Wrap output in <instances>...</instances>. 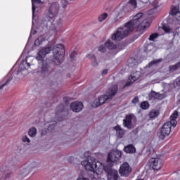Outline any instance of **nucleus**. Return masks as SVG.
<instances>
[{
	"label": "nucleus",
	"mask_w": 180,
	"mask_h": 180,
	"mask_svg": "<svg viewBox=\"0 0 180 180\" xmlns=\"http://www.w3.org/2000/svg\"><path fill=\"white\" fill-rule=\"evenodd\" d=\"M139 25H141V27L143 29H146V27L150 26L148 20H144L143 13H139L133 17L131 21L126 23L123 28H119L117 32L112 34V40L115 41L123 40L130 32H132L133 30Z\"/></svg>",
	"instance_id": "1"
},
{
	"label": "nucleus",
	"mask_w": 180,
	"mask_h": 180,
	"mask_svg": "<svg viewBox=\"0 0 180 180\" xmlns=\"http://www.w3.org/2000/svg\"><path fill=\"white\" fill-rule=\"evenodd\" d=\"M32 60V57H27L25 60H22L20 63L17 72L13 73L12 72H9L8 73V75L0 82V95L2 94L4 88H5V86H8V85L11 84V81H13V82H18V81H22V79L25 78V76L29 74V71L27 70L30 68Z\"/></svg>",
	"instance_id": "2"
},
{
	"label": "nucleus",
	"mask_w": 180,
	"mask_h": 180,
	"mask_svg": "<svg viewBox=\"0 0 180 180\" xmlns=\"http://www.w3.org/2000/svg\"><path fill=\"white\" fill-rule=\"evenodd\" d=\"M82 165L89 172H95L96 171L97 175H101L103 172V165L94 157L88 156L82 162Z\"/></svg>",
	"instance_id": "3"
},
{
	"label": "nucleus",
	"mask_w": 180,
	"mask_h": 180,
	"mask_svg": "<svg viewBox=\"0 0 180 180\" xmlns=\"http://www.w3.org/2000/svg\"><path fill=\"white\" fill-rule=\"evenodd\" d=\"M178 111H174V112L170 116V122H165L162 125L159 132L160 139L164 140L167 136H169L171 134L172 126H173V127H176V119H178Z\"/></svg>",
	"instance_id": "4"
},
{
	"label": "nucleus",
	"mask_w": 180,
	"mask_h": 180,
	"mask_svg": "<svg viewBox=\"0 0 180 180\" xmlns=\"http://www.w3.org/2000/svg\"><path fill=\"white\" fill-rule=\"evenodd\" d=\"M51 51V47L50 46L43 48L38 52L36 57L37 60L42 63L41 66L39 68V71L42 75H46V74L49 73V70L50 69V67L49 66V64H47V62L44 60L46 56H47V54H49V53H50Z\"/></svg>",
	"instance_id": "5"
},
{
	"label": "nucleus",
	"mask_w": 180,
	"mask_h": 180,
	"mask_svg": "<svg viewBox=\"0 0 180 180\" xmlns=\"http://www.w3.org/2000/svg\"><path fill=\"white\" fill-rule=\"evenodd\" d=\"M64 60V46L58 44L53 47L52 63L54 65H60Z\"/></svg>",
	"instance_id": "6"
},
{
	"label": "nucleus",
	"mask_w": 180,
	"mask_h": 180,
	"mask_svg": "<svg viewBox=\"0 0 180 180\" xmlns=\"http://www.w3.org/2000/svg\"><path fill=\"white\" fill-rule=\"evenodd\" d=\"M117 92V85H114L112 89H109L105 94L100 96L98 97V99H100V102L101 105H103L104 103H106L112 99H113V96L116 95V93Z\"/></svg>",
	"instance_id": "7"
},
{
	"label": "nucleus",
	"mask_w": 180,
	"mask_h": 180,
	"mask_svg": "<svg viewBox=\"0 0 180 180\" xmlns=\"http://www.w3.org/2000/svg\"><path fill=\"white\" fill-rule=\"evenodd\" d=\"M41 26V27H46L53 32H56L57 29H60L63 26V20L58 19L53 25L52 21H44Z\"/></svg>",
	"instance_id": "8"
},
{
	"label": "nucleus",
	"mask_w": 180,
	"mask_h": 180,
	"mask_svg": "<svg viewBox=\"0 0 180 180\" xmlns=\"http://www.w3.org/2000/svg\"><path fill=\"white\" fill-rule=\"evenodd\" d=\"M60 11V4L58 2H53L49 4V7L48 8V13L49 18L51 19H54L56 16L58 14V12Z\"/></svg>",
	"instance_id": "9"
},
{
	"label": "nucleus",
	"mask_w": 180,
	"mask_h": 180,
	"mask_svg": "<svg viewBox=\"0 0 180 180\" xmlns=\"http://www.w3.org/2000/svg\"><path fill=\"white\" fill-rule=\"evenodd\" d=\"M96 176L98 174L95 175V172H81L76 180H99Z\"/></svg>",
	"instance_id": "10"
},
{
	"label": "nucleus",
	"mask_w": 180,
	"mask_h": 180,
	"mask_svg": "<svg viewBox=\"0 0 180 180\" xmlns=\"http://www.w3.org/2000/svg\"><path fill=\"white\" fill-rule=\"evenodd\" d=\"M149 164L153 169L158 171L162 167V160L159 158H152L149 160Z\"/></svg>",
	"instance_id": "11"
},
{
	"label": "nucleus",
	"mask_w": 180,
	"mask_h": 180,
	"mask_svg": "<svg viewBox=\"0 0 180 180\" xmlns=\"http://www.w3.org/2000/svg\"><path fill=\"white\" fill-rule=\"evenodd\" d=\"M122 152L120 150H112L108 155V162H116L120 160Z\"/></svg>",
	"instance_id": "12"
},
{
	"label": "nucleus",
	"mask_w": 180,
	"mask_h": 180,
	"mask_svg": "<svg viewBox=\"0 0 180 180\" xmlns=\"http://www.w3.org/2000/svg\"><path fill=\"white\" fill-rule=\"evenodd\" d=\"M131 172V167L127 162H124L120 168V174L121 176H129Z\"/></svg>",
	"instance_id": "13"
},
{
	"label": "nucleus",
	"mask_w": 180,
	"mask_h": 180,
	"mask_svg": "<svg viewBox=\"0 0 180 180\" xmlns=\"http://www.w3.org/2000/svg\"><path fill=\"white\" fill-rule=\"evenodd\" d=\"M103 171L108 174V180H117L119 178V174L116 170H112L111 168L106 169V167L104 166Z\"/></svg>",
	"instance_id": "14"
},
{
	"label": "nucleus",
	"mask_w": 180,
	"mask_h": 180,
	"mask_svg": "<svg viewBox=\"0 0 180 180\" xmlns=\"http://www.w3.org/2000/svg\"><path fill=\"white\" fill-rule=\"evenodd\" d=\"M70 108L73 112H81L84 108V104L82 102H74L71 103Z\"/></svg>",
	"instance_id": "15"
},
{
	"label": "nucleus",
	"mask_w": 180,
	"mask_h": 180,
	"mask_svg": "<svg viewBox=\"0 0 180 180\" xmlns=\"http://www.w3.org/2000/svg\"><path fill=\"white\" fill-rule=\"evenodd\" d=\"M140 78V72H136V73H134L131 75V76L129 77V82L124 85V86H130L133 84V82L137 81Z\"/></svg>",
	"instance_id": "16"
},
{
	"label": "nucleus",
	"mask_w": 180,
	"mask_h": 180,
	"mask_svg": "<svg viewBox=\"0 0 180 180\" xmlns=\"http://www.w3.org/2000/svg\"><path fill=\"white\" fill-rule=\"evenodd\" d=\"M131 120H133V115H127L125 120H124V127H127V129H133L134 126L131 124Z\"/></svg>",
	"instance_id": "17"
},
{
	"label": "nucleus",
	"mask_w": 180,
	"mask_h": 180,
	"mask_svg": "<svg viewBox=\"0 0 180 180\" xmlns=\"http://www.w3.org/2000/svg\"><path fill=\"white\" fill-rule=\"evenodd\" d=\"M105 47H106V49H108V50H115V51H119V50H117V46L113 44V42H112L110 39H108L105 43Z\"/></svg>",
	"instance_id": "18"
},
{
	"label": "nucleus",
	"mask_w": 180,
	"mask_h": 180,
	"mask_svg": "<svg viewBox=\"0 0 180 180\" xmlns=\"http://www.w3.org/2000/svg\"><path fill=\"white\" fill-rule=\"evenodd\" d=\"M114 130L116 131V135L119 139H122L124 136V130L120 127V126L117 125L114 127Z\"/></svg>",
	"instance_id": "19"
},
{
	"label": "nucleus",
	"mask_w": 180,
	"mask_h": 180,
	"mask_svg": "<svg viewBox=\"0 0 180 180\" xmlns=\"http://www.w3.org/2000/svg\"><path fill=\"white\" fill-rule=\"evenodd\" d=\"M124 151L127 154H131L133 153H136V148H134L133 145H129L124 147Z\"/></svg>",
	"instance_id": "20"
},
{
	"label": "nucleus",
	"mask_w": 180,
	"mask_h": 180,
	"mask_svg": "<svg viewBox=\"0 0 180 180\" xmlns=\"http://www.w3.org/2000/svg\"><path fill=\"white\" fill-rule=\"evenodd\" d=\"M39 4H41V1L40 0H32V18H34V11H36V7Z\"/></svg>",
	"instance_id": "21"
},
{
	"label": "nucleus",
	"mask_w": 180,
	"mask_h": 180,
	"mask_svg": "<svg viewBox=\"0 0 180 180\" xmlns=\"http://www.w3.org/2000/svg\"><path fill=\"white\" fill-rule=\"evenodd\" d=\"M160 115V110L153 109L149 113V117L150 119H155V117H158Z\"/></svg>",
	"instance_id": "22"
},
{
	"label": "nucleus",
	"mask_w": 180,
	"mask_h": 180,
	"mask_svg": "<svg viewBox=\"0 0 180 180\" xmlns=\"http://www.w3.org/2000/svg\"><path fill=\"white\" fill-rule=\"evenodd\" d=\"M108 14L107 13H103L101 15H98V20L100 22V23H102V22H105L106 19L108 18Z\"/></svg>",
	"instance_id": "23"
},
{
	"label": "nucleus",
	"mask_w": 180,
	"mask_h": 180,
	"mask_svg": "<svg viewBox=\"0 0 180 180\" xmlns=\"http://www.w3.org/2000/svg\"><path fill=\"white\" fill-rule=\"evenodd\" d=\"M151 95L155 98V99H164V98H165V95L156 93L155 91L152 92Z\"/></svg>",
	"instance_id": "24"
},
{
	"label": "nucleus",
	"mask_w": 180,
	"mask_h": 180,
	"mask_svg": "<svg viewBox=\"0 0 180 180\" xmlns=\"http://www.w3.org/2000/svg\"><path fill=\"white\" fill-rule=\"evenodd\" d=\"M36 134H37V129L34 127H32L28 131V136L30 137H36Z\"/></svg>",
	"instance_id": "25"
},
{
	"label": "nucleus",
	"mask_w": 180,
	"mask_h": 180,
	"mask_svg": "<svg viewBox=\"0 0 180 180\" xmlns=\"http://www.w3.org/2000/svg\"><path fill=\"white\" fill-rule=\"evenodd\" d=\"M155 46L153 45V44H146L144 46V51L146 53H148V51H152V50H154Z\"/></svg>",
	"instance_id": "26"
},
{
	"label": "nucleus",
	"mask_w": 180,
	"mask_h": 180,
	"mask_svg": "<svg viewBox=\"0 0 180 180\" xmlns=\"http://www.w3.org/2000/svg\"><path fill=\"white\" fill-rule=\"evenodd\" d=\"M45 40L44 36H40L35 40L34 44L35 46H40Z\"/></svg>",
	"instance_id": "27"
},
{
	"label": "nucleus",
	"mask_w": 180,
	"mask_h": 180,
	"mask_svg": "<svg viewBox=\"0 0 180 180\" xmlns=\"http://www.w3.org/2000/svg\"><path fill=\"white\" fill-rule=\"evenodd\" d=\"M173 29L174 28H172V27L168 25H165L162 27V30H164V32H165V33H172Z\"/></svg>",
	"instance_id": "28"
},
{
	"label": "nucleus",
	"mask_w": 180,
	"mask_h": 180,
	"mask_svg": "<svg viewBox=\"0 0 180 180\" xmlns=\"http://www.w3.org/2000/svg\"><path fill=\"white\" fill-rule=\"evenodd\" d=\"M101 105H102V103H101V100L99 99V97L95 99L91 103V106L93 108H98V106H101Z\"/></svg>",
	"instance_id": "29"
},
{
	"label": "nucleus",
	"mask_w": 180,
	"mask_h": 180,
	"mask_svg": "<svg viewBox=\"0 0 180 180\" xmlns=\"http://www.w3.org/2000/svg\"><path fill=\"white\" fill-rule=\"evenodd\" d=\"M179 67H180V63H179L174 65H172L169 67V72H174V71H176V70H178V68H179Z\"/></svg>",
	"instance_id": "30"
},
{
	"label": "nucleus",
	"mask_w": 180,
	"mask_h": 180,
	"mask_svg": "<svg viewBox=\"0 0 180 180\" xmlns=\"http://www.w3.org/2000/svg\"><path fill=\"white\" fill-rule=\"evenodd\" d=\"M87 58H90L92 61H94V65H98V63L96 62V57H95L94 54H88L86 56Z\"/></svg>",
	"instance_id": "31"
},
{
	"label": "nucleus",
	"mask_w": 180,
	"mask_h": 180,
	"mask_svg": "<svg viewBox=\"0 0 180 180\" xmlns=\"http://www.w3.org/2000/svg\"><path fill=\"white\" fill-rule=\"evenodd\" d=\"M135 65H136V59L135 58H129L128 60L129 67H134Z\"/></svg>",
	"instance_id": "32"
},
{
	"label": "nucleus",
	"mask_w": 180,
	"mask_h": 180,
	"mask_svg": "<svg viewBox=\"0 0 180 180\" xmlns=\"http://www.w3.org/2000/svg\"><path fill=\"white\" fill-rule=\"evenodd\" d=\"M158 63H161V59L151 61L148 64L149 68H150V67H153V65H157V64H158Z\"/></svg>",
	"instance_id": "33"
},
{
	"label": "nucleus",
	"mask_w": 180,
	"mask_h": 180,
	"mask_svg": "<svg viewBox=\"0 0 180 180\" xmlns=\"http://www.w3.org/2000/svg\"><path fill=\"white\" fill-rule=\"evenodd\" d=\"M149 107H150V105H148V103L147 101H144L141 103V109H144V110L148 109Z\"/></svg>",
	"instance_id": "34"
},
{
	"label": "nucleus",
	"mask_w": 180,
	"mask_h": 180,
	"mask_svg": "<svg viewBox=\"0 0 180 180\" xmlns=\"http://www.w3.org/2000/svg\"><path fill=\"white\" fill-rule=\"evenodd\" d=\"M176 13H179V8L178 7H174L171 11V14L175 16Z\"/></svg>",
	"instance_id": "35"
},
{
	"label": "nucleus",
	"mask_w": 180,
	"mask_h": 180,
	"mask_svg": "<svg viewBox=\"0 0 180 180\" xmlns=\"http://www.w3.org/2000/svg\"><path fill=\"white\" fill-rule=\"evenodd\" d=\"M21 140L23 143H30V139L26 135H23L21 138Z\"/></svg>",
	"instance_id": "36"
},
{
	"label": "nucleus",
	"mask_w": 180,
	"mask_h": 180,
	"mask_svg": "<svg viewBox=\"0 0 180 180\" xmlns=\"http://www.w3.org/2000/svg\"><path fill=\"white\" fill-rule=\"evenodd\" d=\"M157 37H158V34L155 33V34H152L150 37H149V40L154 41V40H155V39H157Z\"/></svg>",
	"instance_id": "37"
},
{
	"label": "nucleus",
	"mask_w": 180,
	"mask_h": 180,
	"mask_svg": "<svg viewBox=\"0 0 180 180\" xmlns=\"http://www.w3.org/2000/svg\"><path fill=\"white\" fill-rule=\"evenodd\" d=\"M98 50L100 53H106V48L103 45L98 46Z\"/></svg>",
	"instance_id": "38"
},
{
	"label": "nucleus",
	"mask_w": 180,
	"mask_h": 180,
	"mask_svg": "<svg viewBox=\"0 0 180 180\" xmlns=\"http://www.w3.org/2000/svg\"><path fill=\"white\" fill-rule=\"evenodd\" d=\"M174 88H176V89H179V88L180 87V82L178 80V78L176 79V81L174 83Z\"/></svg>",
	"instance_id": "39"
},
{
	"label": "nucleus",
	"mask_w": 180,
	"mask_h": 180,
	"mask_svg": "<svg viewBox=\"0 0 180 180\" xmlns=\"http://www.w3.org/2000/svg\"><path fill=\"white\" fill-rule=\"evenodd\" d=\"M54 126H56V122H50V124H48V130H53Z\"/></svg>",
	"instance_id": "40"
},
{
	"label": "nucleus",
	"mask_w": 180,
	"mask_h": 180,
	"mask_svg": "<svg viewBox=\"0 0 180 180\" xmlns=\"http://www.w3.org/2000/svg\"><path fill=\"white\" fill-rule=\"evenodd\" d=\"M129 4L136 8L137 7V1L136 0H129Z\"/></svg>",
	"instance_id": "41"
},
{
	"label": "nucleus",
	"mask_w": 180,
	"mask_h": 180,
	"mask_svg": "<svg viewBox=\"0 0 180 180\" xmlns=\"http://www.w3.org/2000/svg\"><path fill=\"white\" fill-rule=\"evenodd\" d=\"M175 19L177 21V23H179V20H180V12L176 13V15H174Z\"/></svg>",
	"instance_id": "42"
},
{
	"label": "nucleus",
	"mask_w": 180,
	"mask_h": 180,
	"mask_svg": "<svg viewBox=\"0 0 180 180\" xmlns=\"http://www.w3.org/2000/svg\"><path fill=\"white\" fill-rule=\"evenodd\" d=\"M70 58H74L76 56H77V52H75V51H72V52H71V53H70Z\"/></svg>",
	"instance_id": "43"
},
{
	"label": "nucleus",
	"mask_w": 180,
	"mask_h": 180,
	"mask_svg": "<svg viewBox=\"0 0 180 180\" xmlns=\"http://www.w3.org/2000/svg\"><path fill=\"white\" fill-rule=\"evenodd\" d=\"M139 102V97H135L133 100H132V103H134V105H136V103H138Z\"/></svg>",
	"instance_id": "44"
},
{
	"label": "nucleus",
	"mask_w": 180,
	"mask_h": 180,
	"mask_svg": "<svg viewBox=\"0 0 180 180\" xmlns=\"http://www.w3.org/2000/svg\"><path fill=\"white\" fill-rule=\"evenodd\" d=\"M154 13V9H151L148 12V15H153Z\"/></svg>",
	"instance_id": "45"
},
{
	"label": "nucleus",
	"mask_w": 180,
	"mask_h": 180,
	"mask_svg": "<svg viewBox=\"0 0 180 180\" xmlns=\"http://www.w3.org/2000/svg\"><path fill=\"white\" fill-rule=\"evenodd\" d=\"M120 11V8L117 9V12H118V16H120V15H122V13H123V11L119 12Z\"/></svg>",
	"instance_id": "46"
},
{
	"label": "nucleus",
	"mask_w": 180,
	"mask_h": 180,
	"mask_svg": "<svg viewBox=\"0 0 180 180\" xmlns=\"http://www.w3.org/2000/svg\"><path fill=\"white\" fill-rule=\"evenodd\" d=\"M106 74H108V70H104L103 72H102V75H106Z\"/></svg>",
	"instance_id": "47"
},
{
	"label": "nucleus",
	"mask_w": 180,
	"mask_h": 180,
	"mask_svg": "<svg viewBox=\"0 0 180 180\" xmlns=\"http://www.w3.org/2000/svg\"><path fill=\"white\" fill-rule=\"evenodd\" d=\"M178 81H179V82H180V77H178Z\"/></svg>",
	"instance_id": "48"
}]
</instances>
